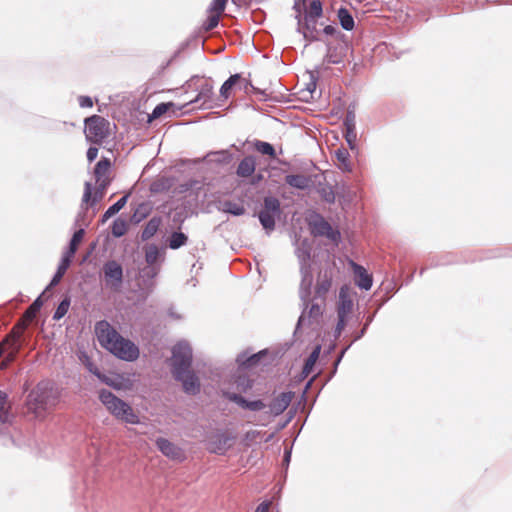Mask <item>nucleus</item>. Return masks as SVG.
I'll list each match as a JSON object with an SVG mask.
<instances>
[{"mask_svg":"<svg viewBox=\"0 0 512 512\" xmlns=\"http://www.w3.org/2000/svg\"><path fill=\"white\" fill-rule=\"evenodd\" d=\"M228 0H212L209 10L210 12L223 13L225 11L226 3Z\"/></svg>","mask_w":512,"mask_h":512,"instance_id":"obj_52","label":"nucleus"},{"mask_svg":"<svg viewBox=\"0 0 512 512\" xmlns=\"http://www.w3.org/2000/svg\"><path fill=\"white\" fill-rule=\"evenodd\" d=\"M5 345L8 344V352L1 364V368H6L11 362H13L20 351L21 345L19 343V335L13 336V338L5 339Z\"/></svg>","mask_w":512,"mask_h":512,"instance_id":"obj_27","label":"nucleus"},{"mask_svg":"<svg viewBox=\"0 0 512 512\" xmlns=\"http://www.w3.org/2000/svg\"><path fill=\"white\" fill-rule=\"evenodd\" d=\"M309 229L315 237H326L327 239L337 242L340 239L339 231L333 229L329 222H327L321 215L317 214L309 223Z\"/></svg>","mask_w":512,"mask_h":512,"instance_id":"obj_13","label":"nucleus"},{"mask_svg":"<svg viewBox=\"0 0 512 512\" xmlns=\"http://www.w3.org/2000/svg\"><path fill=\"white\" fill-rule=\"evenodd\" d=\"M351 344H352V343H350L348 346H346V347H345V348L340 352L339 356L337 357V359H336V360H335V362H334L333 371H332V373H331V375H330L329 379H331V378L335 375V373H336V371H337V367H338L339 363L341 362V360H342V358H343L344 354H345V353H346V351L349 349V347L351 346Z\"/></svg>","mask_w":512,"mask_h":512,"instance_id":"obj_55","label":"nucleus"},{"mask_svg":"<svg viewBox=\"0 0 512 512\" xmlns=\"http://www.w3.org/2000/svg\"><path fill=\"white\" fill-rule=\"evenodd\" d=\"M99 399L116 418L130 424H137L139 422L138 416L134 413L131 406L111 391L107 389L100 390Z\"/></svg>","mask_w":512,"mask_h":512,"instance_id":"obj_3","label":"nucleus"},{"mask_svg":"<svg viewBox=\"0 0 512 512\" xmlns=\"http://www.w3.org/2000/svg\"><path fill=\"white\" fill-rule=\"evenodd\" d=\"M320 352H321V346L320 345L315 346L314 349L312 350V352L310 353V355L308 356V358L305 360L303 370H302V374L305 377H307L313 371L315 363L319 358Z\"/></svg>","mask_w":512,"mask_h":512,"instance_id":"obj_38","label":"nucleus"},{"mask_svg":"<svg viewBox=\"0 0 512 512\" xmlns=\"http://www.w3.org/2000/svg\"><path fill=\"white\" fill-rule=\"evenodd\" d=\"M281 214L280 201L273 196L264 198L263 207L258 213V218L262 227L270 233L275 228L276 218Z\"/></svg>","mask_w":512,"mask_h":512,"instance_id":"obj_5","label":"nucleus"},{"mask_svg":"<svg viewBox=\"0 0 512 512\" xmlns=\"http://www.w3.org/2000/svg\"><path fill=\"white\" fill-rule=\"evenodd\" d=\"M174 379L181 382L183 391L188 395H196L200 392L201 384L198 376L191 370L174 371Z\"/></svg>","mask_w":512,"mask_h":512,"instance_id":"obj_15","label":"nucleus"},{"mask_svg":"<svg viewBox=\"0 0 512 512\" xmlns=\"http://www.w3.org/2000/svg\"><path fill=\"white\" fill-rule=\"evenodd\" d=\"M322 197L327 203H334L335 201V194L331 188L323 189Z\"/></svg>","mask_w":512,"mask_h":512,"instance_id":"obj_56","label":"nucleus"},{"mask_svg":"<svg viewBox=\"0 0 512 512\" xmlns=\"http://www.w3.org/2000/svg\"><path fill=\"white\" fill-rule=\"evenodd\" d=\"M162 256L159 247L155 244L147 245L145 248L146 266H158L157 262Z\"/></svg>","mask_w":512,"mask_h":512,"instance_id":"obj_37","label":"nucleus"},{"mask_svg":"<svg viewBox=\"0 0 512 512\" xmlns=\"http://www.w3.org/2000/svg\"><path fill=\"white\" fill-rule=\"evenodd\" d=\"M366 330H367V325H364V326H363V328L361 329V331H359V333H357V334L355 335V337H354V339H353L352 343H353L354 341H357V340L361 339V338L365 335Z\"/></svg>","mask_w":512,"mask_h":512,"instance_id":"obj_63","label":"nucleus"},{"mask_svg":"<svg viewBox=\"0 0 512 512\" xmlns=\"http://www.w3.org/2000/svg\"><path fill=\"white\" fill-rule=\"evenodd\" d=\"M316 81L312 80L307 84V91L311 94V97L314 98V93L316 92Z\"/></svg>","mask_w":512,"mask_h":512,"instance_id":"obj_62","label":"nucleus"},{"mask_svg":"<svg viewBox=\"0 0 512 512\" xmlns=\"http://www.w3.org/2000/svg\"><path fill=\"white\" fill-rule=\"evenodd\" d=\"M160 271V266H145L139 271V296L145 300L154 290V279Z\"/></svg>","mask_w":512,"mask_h":512,"instance_id":"obj_12","label":"nucleus"},{"mask_svg":"<svg viewBox=\"0 0 512 512\" xmlns=\"http://www.w3.org/2000/svg\"><path fill=\"white\" fill-rule=\"evenodd\" d=\"M192 348L186 341L178 342L172 349L171 372L187 370L192 365Z\"/></svg>","mask_w":512,"mask_h":512,"instance_id":"obj_11","label":"nucleus"},{"mask_svg":"<svg viewBox=\"0 0 512 512\" xmlns=\"http://www.w3.org/2000/svg\"><path fill=\"white\" fill-rule=\"evenodd\" d=\"M128 229L127 222L121 218H117L113 221L111 226V233L114 237H122Z\"/></svg>","mask_w":512,"mask_h":512,"instance_id":"obj_45","label":"nucleus"},{"mask_svg":"<svg viewBox=\"0 0 512 512\" xmlns=\"http://www.w3.org/2000/svg\"><path fill=\"white\" fill-rule=\"evenodd\" d=\"M298 24L297 31L301 33L305 40L312 41H320V31L317 29V18H312L311 16H304L301 18L299 14L297 16Z\"/></svg>","mask_w":512,"mask_h":512,"instance_id":"obj_17","label":"nucleus"},{"mask_svg":"<svg viewBox=\"0 0 512 512\" xmlns=\"http://www.w3.org/2000/svg\"><path fill=\"white\" fill-rule=\"evenodd\" d=\"M95 333L101 346L117 358L125 361H134L138 358V347L121 336L108 321H98L95 324Z\"/></svg>","mask_w":512,"mask_h":512,"instance_id":"obj_1","label":"nucleus"},{"mask_svg":"<svg viewBox=\"0 0 512 512\" xmlns=\"http://www.w3.org/2000/svg\"><path fill=\"white\" fill-rule=\"evenodd\" d=\"M108 122L101 116L93 115L85 120V134L88 141L100 144L108 136Z\"/></svg>","mask_w":512,"mask_h":512,"instance_id":"obj_10","label":"nucleus"},{"mask_svg":"<svg viewBox=\"0 0 512 512\" xmlns=\"http://www.w3.org/2000/svg\"><path fill=\"white\" fill-rule=\"evenodd\" d=\"M111 166V161L108 158H102L97 162L94 168L95 180H100L103 177H108V171Z\"/></svg>","mask_w":512,"mask_h":512,"instance_id":"obj_41","label":"nucleus"},{"mask_svg":"<svg viewBox=\"0 0 512 512\" xmlns=\"http://www.w3.org/2000/svg\"><path fill=\"white\" fill-rule=\"evenodd\" d=\"M254 147L259 153H261L263 155L270 156L271 158L276 157L275 148L273 147L272 144H270L268 142L256 140L254 142Z\"/></svg>","mask_w":512,"mask_h":512,"instance_id":"obj_44","label":"nucleus"},{"mask_svg":"<svg viewBox=\"0 0 512 512\" xmlns=\"http://www.w3.org/2000/svg\"><path fill=\"white\" fill-rule=\"evenodd\" d=\"M46 291L47 290L45 289V291L40 296H38L34 300V302L29 306L25 313L27 317L33 318L39 312V310L43 306V296L46 293Z\"/></svg>","mask_w":512,"mask_h":512,"instance_id":"obj_48","label":"nucleus"},{"mask_svg":"<svg viewBox=\"0 0 512 512\" xmlns=\"http://www.w3.org/2000/svg\"><path fill=\"white\" fill-rule=\"evenodd\" d=\"M293 396L294 393L289 391L282 392L280 395L275 397L269 405L270 413L274 416L282 414L291 403Z\"/></svg>","mask_w":512,"mask_h":512,"instance_id":"obj_23","label":"nucleus"},{"mask_svg":"<svg viewBox=\"0 0 512 512\" xmlns=\"http://www.w3.org/2000/svg\"><path fill=\"white\" fill-rule=\"evenodd\" d=\"M108 288L118 291L123 283V268L116 260H108L102 268Z\"/></svg>","mask_w":512,"mask_h":512,"instance_id":"obj_14","label":"nucleus"},{"mask_svg":"<svg viewBox=\"0 0 512 512\" xmlns=\"http://www.w3.org/2000/svg\"><path fill=\"white\" fill-rule=\"evenodd\" d=\"M53 389L48 382L39 383L28 396L29 403L34 409H46L56 402V396L53 395Z\"/></svg>","mask_w":512,"mask_h":512,"instance_id":"obj_9","label":"nucleus"},{"mask_svg":"<svg viewBox=\"0 0 512 512\" xmlns=\"http://www.w3.org/2000/svg\"><path fill=\"white\" fill-rule=\"evenodd\" d=\"M197 89L196 97L191 99L188 104H199V107L203 109H211L221 105L214 94V86L211 79H201Z\"/></svg>","mask_w":512,"mask_h":512,"instance_id":"obj_8","label":"nucleus"},{"mask_svg":"<svg viewBox=\"0 0 512 512\" xmlns=\"http://www.w3.org/2000/svg\"><path fill=\"white\" fill-rule=\"evenodd\" d=\"M346 319H347V317H345V316H338V322H337V325L335 328V336L336 337H339L341 335L342 331L344 330V328L346 326Z\"/></svg>","mask_w":512,"mask_h":512,"instance_id":"obj_54","label":"nucleus"},{"mask_svg":"<svg viewBox=\"0 0 512 512\" xmlns=\"http://www.w3.org/2000/svg\"><path fill=\"white\" fill-rule=\"evenodd\" d=\"M353 308V300L347 293L346 287H341L339 291V301L337 305V316H345L352 311Z\"/></svg>","mask_w":512,"mask_h":512,"instance_id":"obj_26","label":"nucleus"},{"mask_svg":"<svg viewBox=\"0 0 512 512\" xmlns=\"http://www.w3.org/2000/svg\"><path fill=\"white\" fill-rule=\"evenodd\" d=\"M327 52L324 61L328 64H340L344 61L347 51L348 42L341 39L326 42Z\"/></svg>","mask_w":512,"mask_h":512,"instance_id":"obj_16","label":"nucleus"},{"mask_svg":"<svg viewBox=\"0 0 512 512\" xmlns=\"http://www.w3.org/2000/svg\"><path fill=\"white\" fill-rule=\"evenodd\" d=\"M284 180L287 185L299 190H306L311 185V178L302 174H288Z\"/></svg>","mask_w":512,"mask_h":512,"instance_id":"obj_28","label":"nucleus"},{"mask_svg":"<svg viewBox=\"0 0 512 512\" xmlns=\"http://www.w3.org/2000/svg\"><path fill=\"white\" fill-rule=\"evenodd\" d=\"M291 453L290 451H285L283 461L286 463V465L290 462Z\"/></svg>","mask_w":512,"mask_h":512,"instance_id":"obj_64","label":"nucleus"},{"mask_svg":"<svg viewBox=\"0 0 512 512\" xmlns=\"http://www.w3.org/2000/svg\"><path fill=\"white\" fill-rule=\"evenodd\" d=\"M221 13L212 12L210 16H208L207 20L204 23V29L206 31H211L216 28L219 24Z\"/></svg>","mask_w":512,"mask_h":512,"instance_id":"obj_50","label":"nucleus"},{"mask_svg":"<svg viewBox=\"0 0 512 512\" xmlns=\"http://www.w3.org/2000/svg\"><path fill=\"white\" fill-rule=\"evenodd\" d=\"M161 218L154 216L152 217L145 225L141 232L142 241H147L151 239L158 231L161 225Z\"/></svg>","mask_w":512,"mask_h":512,"instance_id":"obj_32","label":"nucleus"},{"mask_svg":"<svg viewBox=\"0 0 512 512\" xmlns=\"http://www.w3.org/2000/svg\"><path fill=\"white\" fill-rule=\"evenodd\" d=\"M250 83L241 77L240 74L231 75L221 86L220 88V96L217 97L218 101H225L229 98L231 91L233 88H238L240 90L247 89V86Z\"/></svg>","mask_w":512,"mask_h":512,"instance_id":"obj_19","label":"nucleus"},{"mask_svg":"<svg viewBox=\"0 0 512 512\" xmlns=\"http://www.w3.org/2000/svg\"><path fill=\"white\" fill-rule=\"evenodd\" d=\"M79 105L82 108H91L93 106V101L89 96H80Z\"/></svg>","mask_w":512,"mask_h":512,"instance_id":"obj_57","label":"nucleus"},{"mask_svg":"<svg viewBox=\"0 0 512 512\" xmlns=\"http://www.w3.org/2000/svg\"><path fill=\"white\" fill-rule=\"evenodd\" d=\"M210 161L228 164L232 160V154L228 150H220L216 152H211L207 155Z\"/></svg>","mask_w":512,"mask_h":512,"instance_id":"obj_43","label":"nucleus"},{"mask_svg":"<svg viewBox=\"0 0 512 512\" xmlns=\"http://www.w3.org/2000/svg\"><path fill=\"white\" fill-rule=\"evenodd\" d=\"M102 383L108 385V386H111V387H114L116 388L117 385L114 383L113 379L106 376L105 374L101 373L100 374V377L98 378Z\"/></svg>","mask_w":512,"mask_h":512,"instance_id":"obj_60","label":"nucleus"},{"mask_svg":"<svg viewBox=\"0 0 512 512\" xmlns=\"http://www.w3.org/2000/svg\"><path fill=\"white\" fill-rule=\"evenodd\" d=\"M72 259L66 256H62L61 261L58 265L57 271L54 274L53 278L51 279L49 285L46 287V290H50L54 286L58 285L61 279L63 278L64 274L66 273L67 269L71 265Z\"/></svg>","mask_w":512,"mask_h":512,"instance_id":"obj_30","label":"nucleus"},{"mask_svg":"<svg viewBox=\"0 0 512 512\" xmlns=\"http://www.w3.org/2000/svg\"><path fill=\"white\" fill-rule=\"evenodd\" d=\"M225 397L240 406L243 409H247L250 411H260L266 408V404L262 400H252L249 401L246 398H244L242 395L234 393V392H227L225 394Z\"/></svg>","mask_w":512,"mask_h":512,"instance_id":"obj_20","label":"nucleus"},{"mask_svg":"<svg viewBox=\"0 0 512 512\" xmlns=\"http://www.w3.org/2000/svg\"><path fill=\"white\" fill-rule=\"evenodd\" d=\"M233 438L225 433H217L209 438L207 449L210 453L223 455L231 447Z\"/></svg>","mask_w":512,"mask_h":512,"instance_id":"obj_18","label":"nucleus"},{"mask_svg":"<svg viewBox=\"0 0 512 512\" xmlns=\"http://www.w3.org/2000/svg\"><path fill=\"white\" fill-rule=\"evenodd\" d=\"M236 386L239 390L246 392L253 386V381L246 375H239L235 381Z\"/></svg>","mask_w":512,"mask_h":512,"instance_id":"obj_49","label":"nucleus"},{"mask_svg":"<svg viewBox=\"0 0 512 512\" xmlns=\"http://www.w3.org/2000/svg\"><path fill=\"white\" fill-rule=\"evenodd\" d=\"M156 446L163 455L173 460H182L183 451L180 447L172 443L166 438H158L156 440Z\"/></svg>","mask_w":512,"mask_h":512,"instance_id":"obj_22","label":"nucleus"},{"mask_svg":"<svg viewBox=\"0 0 512 512\" xmlns=\"http://www.w3.org/2000/svg\"><path fill=\"white\" fill-rule=\"evenodd\" d=\"M86 155H87V160L89 162H93L97 158L98 148L93 147V146L89 147Z\"/></svg>","mask_w":512,"mask_h":512,"instance_id":"obj_58","label":"nucleus"},{"mask_svg":"<svg viewBox=\"0 0 512 512\" xmlns=\"http://www.w3.org/2000/svg\"><path fill=\"white\" fill-rule=\"evenodd\" d=\"M255 168V158L253 156H246L240 161L236 173L240 177L247 178L255 172Z\"/></svg>","mask_w":512,"mask_h":512,"instance_id":"obj_29","label":"nucleus"},{"mask_svg":"<svg viewBox=\"0 0 512 512\" xmlns=\"http://www.w3.org/2000/svg\"><path fill=\"white\" fill-rule=\"evenodd\" d=\"M295 254L300 265L301 282L299 288L300 300L307 306V299L313 284V273L310 263L312 241L309 238L296 239Z\"/></svg>","mask_w":512,"mask_h":512,"instance_id":"obj_2","label":"nucleus"},{"mask_svg":"<svg viewBox=\"0 0 512 512\" xmlns=\"http://www.w3.org/2000/svg\"><path fill=\"white\" fill-rule=\"evenodd\" d=\"M222 210L234 216H241L245 213V207L242 204L226 200L221 203Z\"/></svg>","mask_w":512,"mask_h":512,"instance_id":"obj_40","label":"nucleus"},{"mask_svg":"<svg viewBox=\"0 0 512 512\" xmlns=\"http://www.w3.org/2000/svg\"><path fill=\"white\" fill-rule=\"evenodd\" d=\"M96 183L98 185L97 191L92 200H91L92 186L89 182L85 183V189H84V194H83L82 203H81V210L75 219V224L80 225L83 222V218L87 213V205L89 202L91 203V205H94L99 199H101L103 197L106 188L110 184V179H109V177H103L100 180H96Z\"/></svg>","mask_w":512,"mask_h":512,"instance_id":"obj_6","label":"nucleus"},{"mask_svg":"<svg viewBox=\"0 0 512 512\" xmlns=\"http://www.w3.org/2000/svg\"><path fill=\"white\" fill-rule=\"evenodd\" d=\"M128 195L122 196L120 199H118L113 205H111L103 214V221H106L110 217L117 214L127 203Z\"/></svg>","mask_w":512,"mask_h":512,"instance_id":"obj_42","label":"nucleus"},{"mask_svg":"<svg viewBox=\"0 0 512 512\" xmlns=\"http://www.w3.org/2000/svg\"><path fill=\"white\" fill-rule=\"evenodd\" d=\"M86 368L88 369V371H89L90 373H92L93 375H95L97 378H99V377H100V374H101L100 370H99V369H98V368H97V367H96L92 362H88V363L86 364Z\"/></svg>","mask_w":512,"mask_h":512,"instance_id":"obj_61","label":"nucleus"},{"mask_svg":"<svg viewBox=\"0 0 512 512\" xmlns=\"http://www.w3.org/2000/svg\"><path fill=\"white\" fill-rule=\"evenodd\" d=\"M352 267L355 276V284L362 290H369L373 284L372 276L359 264L352 262Z\"/></svg>","mask_w":512,"mask_h":512,"instance_id":"obj_24","label":"nucleus"},{"mask_svg":"<svg viewBox=\"0 0 512 512\" xmlns=\"http://www.w3.org/2000/svg\"><path fill=\"white\" fill-rule=\"evenodd\" d=\"M188 242V236L181 231H174L168 238V247L172 250H177Z\"/></svg>","mask_w":512,"mask_h":512,"instance_id":"obj_36","label":"nucleus"},{"mask_svg":"<svg viewBox=\"0 0 512 512\" xmlns=\"http://www.w3.org/2000/svg\"><path fill=\"white\" fill-rule=\"evenodd\" d=\"M322 12L323 9L320 0H312L304 16H311L312 18L318 19L322 15Z\"/></svg>","mask_w":512,"mask_h":512,"instance_id":"obj_47","label":"nucleus"},{"mask_svg":"<svg viewBox=\"0 0 512 512\" xmlns=\"http://www.w3.org/2000/svg\"><path fill=\"white\" fill-rule=\"evenodd\" d=\"M311 296V294L309 295ZM307 306L301 300L303 311L298 319L295 333H298L301 327L310 326L314 323L318 324L323 314V308L325 306V300L317 299L316 297L307 299Z\"/></svg>","mask_w":512,"mask_h":512,"instance_id":"obj_4","label":"nucleus"},{"mask_svg":"<svg viewBox=\"0 0 512 512\" xmlns=\"http://www.w3.org/2000/svg\"><path fill=\"white\" fill-rule=\"evenodd\" d=\"M271 505V501H263L257 506L254 512H269Z\"/></svg>","mask_w":512,"mask_h":512,"instance_id":"obj_59","label":"nucleus"},{"mask_svg":"<svg viewBox=\"0 0 512 512\" xmlns=\"http://www.w3.org/2000/svg\"><path fill=\"white\" fill-rule=\"evenodd\" d=\"M323 33H324L325 35H329V36H334V35H336V36H337V38H336V39H340V38H344V37H345V35H344V34H342V33L337 29V27H336V26H333V25H327V26H325V27H324V29H323Z\"/></svg>","mask_w":512,"mask_h":512,"instance_id":"obj_53","label":"nucleus"},{"mask_svg":"<svg viewBox=\"0 0 512 512\" xmlns=\"http://www.w3.org/2000/svg\"><path fill=\"white\" fill-rule=\"evenodd\" d=\"M266 354L265 350H262L258 353H255L249 357H246L244 354L238 355L236 361L240 367L251 368L259 363L261 358Z\"/></svg>","mask_w":512,"mask_h":512,"instance_id":"obj_35","label":"nucleus"},{"mask_svg":"<svg viewBox=\"0 0 512 512\" xmlns=\"http://www.w3.org/2000/svg\"><path fill=\"white\" fill-rule=\"evenodd\" d=\"M173 106L172 103H160L158 104L152 111L150 115V119H157L164 115L170 107Z\"/></svg>","mask_w":512,"mask_h":512,"instance_id":"obj_51","label":"nucleus"},{"mask_svg":"<svg viewBox=\"0 0 512 512\" xmlns=\"http://www.w3.org/2000/svg\"><path fill=\"white\" fill-rule=\"evenodd\" d=\"M84 234H85V230H84L83 227L79 228L78 230H76L74 232V234L72 235V237L70 239V242H69V245H68V249L63 254L64 256L73 259L74 255L76 254V252L78 250L79 244L83 240Z\"/></svg>","mask_w":512,"mask_h":512,"instance_id":"obj_31","label":"nucleus"},{"mask_svg":"<svg viewBox=\"0 0 512 512\" xmlns=\"http://www.w3.org/2000/svg\"><path fill=\"white\" fill-rule=\"evenodd\" d=\"M11 421L10 405L6 392L0 390V423L6 425Z\"/></svg>","mask_w":512,"mask_h":512,"instance_id":"obj_34","label":"nucleus"},{"mask_svg":"<svg viewBox=\"0 0 512 512\" xmlns=\"http://www.w3.org/2000/svg\"><path fill=\"white\" fill-rule=\"evenodd\" d=\"M334 154L338 161V167L344 172H351L352 164L350 162L349 151L346 148L341 147L335 150Z\"/></svg>","mask_w":512,"mask_h":512,"instance_id":"obj_33","label":"nucleus"},{"mask_svg":"<svg viewBox=\"0 0 512 512\" xmlns=\"http://www.w3.org/2000/svg\"><path fill=\"white\" fill-rule=\"evenodd\" d=\"M69 306H70V298L68 296H66L65 298H63L61 300V302L57 306V308L54 312V315H53V319L60 320L61 318H63L66 315V313L68 312Z\"/></svg>","mask_w":512,"mask_h":512,"instance_id":"obj_46","label":"nucleus"},{"mask_svg":"<svg viewBox=\"0 0 512 512\" xmlns=\"http://www.w3.org/2000/svg\"><path fill=\"white\" fill-rule=\"evenodd\" d=\"M338 18L344 30L351 31L354 28V19L348 9L341 7L338 10Z\"/></svg>","mask_w":512,"mask_h":512,"instance_id":"obj_39","label":"nucleus"},{"mask_svg":"<svg viewBox=\"0 0 512 512\" xmlns=\"http://www.w3.org/2000/svg\"><path fill=\"white\" fill-rule=\"evenodd\" d=\"M332 285V272L328 269L320 271L313 297L326 300V295Z\"/></svg>","mask_w":512,"mask_h":512,"instance_id":"obj_21","label":"nucleus"},{"mask_svg":"<svg viewBox=\"0 0 512 512\" xmlns=\"http://www.w3.org/2000/svg\"><path fill=\"white\" fill-rule=\"evenodd\" d=\"M344 137L351 150L356 148L357 133L355 126V115L349 112L344 120Z\"/></svg>","mask_w":512,"mask_h":512,"instance_id":"obj_25","label":"nucleus"},{"mask_svg":"<svg viewBox=\"0 0 512 512\" xmlns=\"http://www.w3.org/2000/svg\"><path fill=\"white\" fill-rule=\"evenodd\" d=\"M96 183L98 185L97 191L92 200H91L92 186L89 182L85 183V189H84V194H83L82 203H81V210L75 219V224L80 225L83 222V218L87 213V205L89 202L91 203V205H94L99 199H101L103 197L106 188L110 184V179H109V177H103L100 180H96Z\"/></svg>","mask_w":512,"mask_h":512,"instance_id":"obj_7","label":"nucleus"}]
</instances>
